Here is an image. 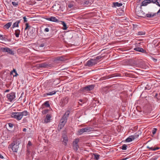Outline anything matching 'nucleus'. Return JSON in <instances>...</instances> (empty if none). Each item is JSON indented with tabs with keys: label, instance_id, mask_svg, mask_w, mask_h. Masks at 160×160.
<instances>
[{
	"label": "nucleus",
	"instance_id": "nucleus-30",
	"mask_svg": "<svg viewBox=\"0 0 160 160\" xmlns=\"http://www.w3.org/2000/svg\"><path fill=\"white\" fill-rule=\"evenodd\" d=\"M147 147L148 148L150 149V150L153 151H155L159 149V148L158 147L155 148H153V147H149V146H148Z\"/></svg>",
	"mask_w": 160,
	"mask_h": 160
},
{
	"label": "nucleus",
	"instance_id": "nucleus-1",
	"mask_svg": "<svg viewBox=\"0 0 160 160\" xmlns=\"http://www.w3.org/2000/svg\"><path fill=\"white\" fill-rule=\"evenodd\" d=\"M29 114V113L25 110L22 112H12L11 113V116L12 118L17 120H21L23 116H26Z\"/></svg>",
	"mask_w": 160,
	"mask_h": 160
},
{
	"label": "nucleus",
	"instance_id": "nucleus-52",
	"mask_svg": "<svg viewBox=\"0 0 160 160\" xmlns=\"http://www.w3.org/2000/svg\"><path fill=\"white\" fill-rule=\"evenodd\" d=\"M155 13L156 14V15L158 14H160V8L159 10L158 11V12Z\"/></svg>",
	"mask_w": 160,
	"mask_h": 160
},
{
	"label": "nucleus",
	"instance_id": "nucleus-15",
	"mask_svg": "<svg viewBox=\"0 0 160 160\" xmlns=\"http://www.w3.org/2000/svg\"><path fill=\"white\" fill-rule=\"evenodd\" d=\"M134 50L138 51L140 52H142V53H146V51L143 49L142 48H139V47H136L134 48Z\"/></svg>",
	"mask_w": 160,
	"mask_h": 160
},
{
	"label": "nucleus",
	"instance_id": "nucleus-25",
	"mask_svg": "<svg viewBox=\"0 0 160 160\" xmlns=\"http://www.w3.org/2000/svg\"><path fill=\"white\" fill-rule=\"evenodd\" d=\"M15 73V75H13V77H17L18 76V73L17 72V71H16V70L14 69H13V70L12 71L10 72V74L11 75H12L13 73Z\"/></svg>",
	"mask_w": 160,
	"mask_h": 160
},
{
	"label": "nucleus",
	"instance_id": "nucleus-39",
	"mask_svg": "<svg viewBox=\"0 0 160 160\" xmlns=\"http://www.w3.org/2000/svg\"><path fill=\"white\" fill-rule=\"evenodd\" d=\"M127 146L126 144H123L122 146V149L123 150H126L127 149Z\"/></svg>",
	"mask_w": 160,
	"mask_h": 160
},
{
	"label": "nucleus",
	"instance_id": "nucleus-16",
	"mask_svg": "<svg viewBox=\"0 0 160 160\" xmlns=\"http://www.w3.org/2000/svg\"><path fill=\"white\" fill-rule=\"evenodd\" d=\"M47 20L50 21H51L54 22H58V19H57L56 17H51L50 18H48Z\"/></svg>",
	"mask_w": 160,
	"mask_h": 160
},
{
	"label": "nucleus",
	"instance_id": "nucleus-23",
	"mask_svg": "<svg viewBox=\"0 0 160 160\" xmlns=\"http://www.w3.org/2000/svg\"><path fill=\"white\" fill-rule=\"evenodd\" d=\"M12 24V22H9L4 25V28L8 29L10 27Z\"/></svg>",
	"mask_w": 160,
	"mask_h": 160
},
{
	"label": "nucleus",
	"instance_id": "nucleus-47",
	"mask_svg": "<svg viewBox=\"0 0 160 160\" xmlns=\"http://www.w3.org/2000/svg\"><path fill=\"white\" fill-rule=\"evenodd\" d=\"M134 135L135 136V137L136 138H138L139 136L138 133L137 132Z\"/></svg>",
	"mask_w": 160,
	"mask_h": 160
},
{
	"label": "nucleus",
	"instance_id": "nucleus-46",
	"mask_svg": "<svg viewBox=\"0 0 160 160\" xmlns=\"http://www.w3.org/2000/svg\"><path fill=\"white\" fill-rule=\"evenodd\" d=\"M130 137L131 138L132 140H133L134 139L136 138L135 137V136L134 135H133L130 136Z\"/></svg>",
	"mask_w": 160,
	"mask_h": 160
},
{
	"label": "nucleus",
	"instance_id": "nucleus-41",
	"mask_svg": "<svg viewBox=\"0 0 160 160\" xmlns=\"http://www.w3.org/2000/svg\"><path fill=\"white\" fill-rule=\"evenodd\" d=\"M32 145V143L30 141H28V145H27V148H28L29 147Z\"/></svg>",
	"mask_w": 160,
	"mask_h": 160
},
{
	"label": "nucleus",
	"instance_id": "nucleus-4",
	"mask_svg": "<svg viewBox=\"0 0 160 160\" xmlns=\"http://www.w3.org/2000/svg\"><path fill=\"white\" fill-rule=\"evenodd\" d=\"M70 113V111H68L65 112L64 114L63 115L62 118L60 120V123L63 124L64 125L65 124V123L67 121V119Z\"/></svg>",
	"mask_w": 160,
	"mask_h": 160
},
{
	"label": "nucleus",
	"instance_id": "nucleus-40",
	"mask_svg": "<svg viewBox=\"0 0 160 160\" xmlns=\"http://www.w3.org/2000/svg\"><path fill=\"white\" fill-rule=\"evenodd\" d=\"M157 130V129L156 128H153L152 130V133L154 135L156 133Z\"/></svg>",
	"mask_w": 160,
	"mask_h": 160
},
{
	"label": "nucleus",
	"instance_id": "nucleus-44",
	"mask_svg": "<svg viewBox=\"0 0 160 160\" xmlns=\"http://www.w3.org/2000/svg\"><path fill=\"white\" fill-rule=\"evenodd\" d=\"M156 4L160 7V0H157Z\"/></svg>",
	"mask_w": 160,
	"mask_h": 160
},
{
	"label": "nucleus",
	"instance_id": "nucleus-8",
	"mask_svg": "<svg viewBox=\"0 0 160 160\" xmlns=\"http://www.w3.org/2000/svg\"><path fill=\"white\" fill-rule=\"evenodd\" d=\"M78 2L84 7H88L91 5L90 3L88 1L85 0H78Z\"/></svg>",
	"mask_w": 160,
	"mask_h": 160
},
{
	"label": "nucleus",
	"instance_id": "nucleus-53",
	"mask_svg": "<svg viewBox=\"0 0 160 160\" xmlns=\"http://www.w3.org/2000/svg\"><path fill=\"white\" fill-rule=\"evenodd\" d=\"M47 93H44V94H43V96L44 97H47V96H48V95H47Z\"/></svg>",
	"mask_w": 160,
	"mask_h": 160
},
{
	"label": "nucleus",
	"instance_id": "nucleus-17",
	"mask_svg": "<svg viewBox=\"0 0 160 160\" xmlns=\"http://www.w3.org/2000/svg\"><path fill=\"white\" fill-rule=\"evenodd\" d=\"M150 2H149V0H145L142 2L141 4V6H147L148 4H149Z\"/></svg>",
	"mask_w": 160,
	"mask_h": 160
},
{
	"label": "nucleus",
	"instance_id": "nucleus-11",
	"mask_svg": "<svg viewBox=\"0 0 160 160\" xmlns=\"http://www.w3.org/2000/svg\"><path fill=\"white\" fill-rule=\"evenodd\" d=\"M61 5L58 3L55 4V5L52 7L53 10L55 11H58L60 10L61 9Z\"/></svg>",
	"mask_w": 160,
	"mask_h": 160
},
{
	"label": "nucleus",
	"instance_id": "nucleus-24",
	"mask_svg": "<svg viewBox=\"0 0 160 160\" xmlns=\"http://www.w3.org/2000/svg\"><path fill=\"white\" fill-rule=\"evenodd\" d=\"M48 65L46 63H40L39 65V67L40 68H47L48 67Z\"/></svg>",
	"mask_w": 160,
	"mask_h": 160
},
{
	"label": "nucleus",
	"instance_id": "nucleus-12",
	"mask_svg": "<svg viewBox=\"0 0 160 160\" xmlns=\"http://www.w3.org/2000/svg\"><path fill=\"white\" fill-rule=\"evenodd\" d=\"M94 87V85H89L83 88V90L86 91H90L92 90Z\"/></svg>",
	"mask_w": 160,
	"mask_h": 160
},
{
	"label": "nucleus",
	"instance_id": "nucleus-20",
	"mask_svg": "<svg viewBox=\"0 0 160 160\" xmlns=\"http://www.w3.org/2000/svg\"><path fill=\"white\" fill-rule=\"evenodd\" d=\"M20 33V31L19 29H17L15 31L14 34L17 38L19 37V35Z\"/></svg>",
	"mask_w": 160,
	"mask_h": 160
},
{
	"label": "nucleus",
	"instance_id": "nucleus-9",
	"mask_svg": "<svg viewBox=\"0 0 160 160\" xmlns=\"http://www.w3.org/2000/svg\"><path fill=\"white\" fill-rule=\"evenodd\" d=\"M65 60L63 56L60 57H57L55 58L53 60L55 63H57L61 61H64Z\"/></svg>",
	"mask_w": 160,
	"mask_h": 160
},
{
	"label": "nucleus",
	"instance_id": "nucleus-31",
	"mask_svg": "<svg viewBox=\"0 0 160 160\" xmlns=\"http://www.w3.org/2000/svg\"><path fill=\"white\" fill-rule=\"evenodd\" d=\"M56 92V91H54L52 92H49L47 93V95H52L55 94Z\"/></svg>",
	"mask_w": 160,
	"mask_h": 160
},
{
	"label": "nucleus",
	"instance_id": "nucleus-49",
	"mask_svg": "<svg viewBox=\"0 0 160 160\" xmlns=\"http://www.w3.org/2000/svg\"><path fill=\"white\" fill-rule=\"evenodd\" d=\"M8 125L9 127L10 128H12L13 126V124L11 123H9Z\"/></svg>",
	"mask_w": 160,
	"mask_h": 160
},
{
	"label": "nucleus",
	"instance_id": "nucleus-33",
	"mask_svg": "<svg viewBox=\"0 0 160 160\" xmlns=\"http://www.w3.org/2000/svg\"><path fill=\"white\" fill-rule=\"evenodd\" d=\"M79 141V139L78 138H76L73 141V144H78V143Z\"/></svg>",
	"mask_w": 160,
	"mask_h": 160
},
{
	"label": "nucleus",
	"instance_id": "nucleus-55",
	"mask_svg": "<svg viewBox=\"0 0 160 160\" xmlns=\"http://www.w3.org/2000/svg\"><path fill=\"white\" fill-rule=\"evenodd\" d=\"M0 158L2 159L3 158V157L2 155L1 154H0Z\"/></svg>",
	"mask_w": 160,
	"mask_h": 160
},
{
	"label": "nucleus",
	"instance_id": "nucleus-37",
	"mask_svg": "<svg viewBox=\"0 0 160 160\" xmlns=\"http://www.w3.org/2000/svg\"><path fill=\"white\" fill-rule=\"evenodd\" d=\"M94 158L97 160H98L99 158V155L96 154H94Z\"/></svg>",
	"mask_w": 160,
	"mask_h": 160
},
{
	"label": "nucleus",
	"instance_id": "nucleus-56",
	"mask_svg": "<svg viewBox=\"0 0 160 160\" xmlns=\"http://www.w3.org/2000/svg\"><path fill=\"white\" fill-rule=\"evenodd\" d=\"M79 101H80L81 102H82L83 100L82 99H80L79 100Z\"/></svg>",
	"mask_w": 160,
	"mask_h": 160
},
{
	"label": "nucleus",
	"instance_id": "nucleus-29",
	"mask_svg": "<svg viewBox=\"0 0 160 160\" xmlns=\"http://www.w3.org/2000/svg\"><path fill=\"white\" fill-rule=\"evenodd\" d=\"M73 147L75 151H76L78 150V148H79V146L78 144H73Z\"/></svg>",
	"mask_w": 160,
	"mask_h": 160
},
{
	"label": "nucleus",
	"instance_id": "nucleus-51",
	"mask_svg": "<svg viewBox=\"0 0 160 160\" xmlns=\"http://www.w3.org/2000/svg\"><path fill=\"white\" fill-rule=\"evenodd\" d=\"M45 45L44 43H42L39 46L40 47H43Z\"/></svg>",
	"mask_w": 160,
	"mask_h": 160
},
{
	"label": "nucleus",
	"instance_id": "nucleus-14",
	"mask_svg": "<svg viewBox=\"0 0 160 160\" xmlns=\"http://www.w3.org/2000/svg\"><path fill=\"white\" fill-rule=\"evenodd\" d=\"M68 100L69 98L67 97L64 98L61 101L62 105L63 106L67 104L68 103Z\"/></svg>",
	"mask_w": 160,
	"mask_h": 160
},
{
	"label": "nucleus",
	"instance_id": "nucleus-45",
	"mask_svg": "<svg viewBox=\"0 0 160 160\" xmlns=\"http://www.w3.org/2000/svg\"><path fill=\"white\" fill-rule=\"evenodd\" d=\"M25 25L26 26L25 28V30H26L28 29V27H29L28 24V23H27L25 24Z\"/></svg>",
	"mask_w": 160,
	"mask_h": 160
},
{
	"label": "nucleus",
	"instance_id": "nucleus-32",
	"mask_svg": "<svg viewBox=\"0 0 160 160\" xmlns=\"http://www.w3.org/2000/svg\"><path fill=\"white\" fill-rule=\"evenodd\" d=\"M44 105L47 107H50V105L48 101H47L44 102Z\"/></svg>",
	"mask_w": 160,
	"mask_h": 160
},
{
	"label": "nucleus",
	"instance_id": "nucleus-2",
	"mask_svg": "<svg viewBox=\"0 0 160 160\" xmlns=\"http://www.w3.org/2000/svg\"><path fill=\"white\" fill-rule=\"evenodd\" d=\"M20 143L19 139L14 140L10 145L8 146V148H11L13 152H17L19 148V145Z\"/></svg>",
	"mask_w": 160,
	"mask_h": 160
},
{
	"label": "nucleus",
	"instance_id": "nucleus-27",
	"mask_svg": "<svg viewBox=\"0 0 160 160\" xmlns=\"http://www.w3.org/2000/svg\"><path fill=\"white\" fill-rule=\"evenodd\" d=\"M62 24L63 26V29L64 30H67L68 28V27L67 26V25L66 23L64 21H62Z\"/></svg>",
	"mask_w": 160,
	"mask_h": 160
},
{
	"label": "nucleus",
	"instance_id": "nucleus-38",
	"mask_svg": "<svg viewBox=\"0 0 160 160\" xmlns=\"http://www.w3.org/2000/svg\"><path fill=\"white\" fill-rule=\"evenodd\" d=\"M145 32L142 31H140L138 32V35H145Z\"/></svg>",
	"mask_w": 160,
	"mask_h": 160
},
{
	"label": "nucleus",
	"instance_id": "nucleus-28",
	"mask_svg": "<svg viewBox=\"0 0 160 160\" xmlns=\"http://www.w3.org/2000/svg\"><path fill=\"white\" fill-rule=\"evenodd\" d=\"M65 125H63V124H62L60 123L58 124V130H60Z\"/></svg>",
	"mask_w": 160,
	"mask_h": 160
},
{
	"label": "nucleus",
	"instance_id": "nucleus-26",
	"mask_svg": "<svg viewBox=\"0 0 160 160\" xmlns=\"http://www.w3.org/2000/svg\"><path fill=\"white\" fill-rule=\"evenodd\" d=\"M102 56H97L95 58V59H94L95 60H96V62L97 63L99 61V60L101 59L102 58Z\"/></svg>",
	"mask_w": 160,
	"mask_h": 160
},
{
	"label": "nucleus",
	"instance_id": "nucleus-19",
	"mask_svg": "<svg viewBox=\"0 0 160 160\" xmlns=\"http://www.w3.org/2000/svg\"><path fill=\"white\" fill-rule=\"evenodd\" d=\"M51 118V116L50 115L47 114L45 119V122L47 123L49 122L50 121Z\"/></svg>",
	"mask_w": 160,
	"mask_h": 160
},
{
	"label": "nucleus",
	"instance_id": "nucleus-42",
	"mask_svg": "<svg viewBox=\"0 0 160 160\" xmlns=\"http://www.w3.org/2000/svg\"><path fill=\"white\" fill-rule=\"evenodd\" d=\"M48 112V109L44 110L42 111V113L43 114H45L47 113Z\"/></svg>",
	"mask_w": 160,
	"mask_h": 160
},
{
	"label": "nucleus",
	"instance_id": "nucleus-43",
	"mask_svg": "<svg viewBox=\"0 0 160 160\" xmlns=\"http://www.w3.org/2000/svg\"><path fill=\"white\" fill-rule=\"evenodd\" d=\"M50 28H46L44 29V31L46 32H48L49 31Z\"/></svg>",
	"mask_w": 160,
	"mask_h": 160
},
{
	"label": "nucleus",
	"instance_id": "nucleus-54",
	"mask_svg": "<svg viewBox=\"0 0 160 160\" xmlns=\"http://www.w3.org/2000/svg\"><path fill=\"white\" fill-rule=\"evenodd\" d=\"M27 131V129L26 128H24L23 129V132H26Z\"/></svg>",
	"mask_w": 160,
	"mask_h": 160
},
{
	"label": "nucleus",
	"instance_id": "nucleus-57",
	"mask_svg": "<svg viewBox=\"0 0 160 160\" xmlns=\"http://www.w3.org/2000/svg\"><path fill=\"white\" fill-rule=\"evenodd\" d=\"M9 90H7L6 91V92H8L9 91Z\"/></svg>",
	"mask_w": 160,
	"mask_h": 160
},
{
	"label": "nucleus",
	"instance_id": "nucleus-7",
	"mask_svg": "<svg viewBox=\"0 0 160 160\" xmlns=\"http://www.w3.org/2000/svg\"><path fill=\"white\" fill-rule=\"evenodd\" d=\"M97 64V63L95 60L94 59H91L87 62L85 64V66L90 67L94 66Z\"/></svg>",
	"mask_w": 160,
	"mask_h": 160
},
{
	"label": "nucleus",
	"instance_id": "nucleus-22",
	"mask_svg": "<svg viewBox=\"0 0 160 160\" xmlns=\"http://www.w3.org/2000/svg\"><path fill=\"white\" fill-rule=\"evenodd\" d=\"M20 22V21H16V22H15L13 24L12 26V28H14L15 27H18V24Z\"/></svg>",
	"mask_w": 160,
	"mask_h": 160
},
{
	"label": "nucleus",
	"instance_id": "nucleus-10",
	"mask_svg": "<svg viewBox=\"0 0 160 160\" xmlns=\"http://www.w3.org/2000/svg\"><path fill=\"white\" fill-rule=\"evenodd\" d=\"M2 51L3 52H7L11 55H14V53L12 50L8 48H3L2 49Z\"/></svg>",
	"mask_w": 160,
	"mask_h": 160
},
{
	"label": "nucleus",
	"instance_id": "nucleus-5",
	"mask_svg": "<svg viewBox=\"0 0 160 160\" xmlns=\"http://www.w3.org/2000/svg\"><path fill=\"white\" fill-rule=\"evenodd\" d=\"M92 128L89 127L83 128L79 130L78 132L79 135H81L84 132H89L92 130Z\"/></svg>",
	"mask_w": 160,
	"mask_h": 160
},
{
	"label": "nucleus",
	"instance_id": "nucleus-58",
	"mask_svg": "<svg viewBox=\"0 0 160 160\" xmlns=\"http://www.w3.org/2000/svg\"><path fill=\"white\" fill-rule=\"evenodd\" d=\"M80 105H82V104H80Z\"/></svg>",
	"mask_w": 160,
	"mask_h": 160
},
{
	"label": "nucleus",
	"instance_id": "nucleus-21",
	"mask_svg": "<svg viewBox=\"0 0 160 160\" xmlns=\"http://www.w3.org/2000/svg\"><path fill=\"white\" fill-rule=\"evenodd\" d=\"M146 15L147 18H151L153 17L154 16L156 15V14L155 13H149L148 14H147Z\"/></svg>",
	"mask_w": 160,
	"mask_h": 160
},
{
	"label": "nucleus",
	"instance_id": "nucleus-36",
	"mask_svg": "<svg viewBox=\"0 0 160 160\" xmlns=\"http://www.w3.org/2000/svg\"><path fill=\"white\" fill-rule=\"evenodd\" d=\"M150 3H152L153 4H156L157 0H149Z\"/></svg>",
	"mask_w": 160,
	"mask_h": 160
},
{
	"label": "nucleus",
	"instance_id": "nucleus-3",
	"mask_svg": "<svg viewBox=\"0 0 160 160\" xmlns=\"http://www.w3.org/2000/svg\"><path fill=\"white\" fill-rule=\"evenodd\" d=\"M68 8L71 10L74 9L78 7L77 2L69 1L67 3Z\"/></svg>",
	"mask_w": 160,
	"mask_h": 160
},
{
	"label": "nucleus",
	"instance_id": "nucleus-35",
	"mask_svg": "<svg viewBox=\"0 0 160 160\" xmlns=\"http://www.w3.org/2000/svg\"><path fill=\"white\" fill-rule=\"evenodd\" d=\"M126 142H129L132 141V140L131 138L130 137V136L129 137H128V138H127L126 139Z\"/></svg>",
	"mask_w": 160,
	"mask_h": 160
},
{
	"label": "nucleus",
	"instance_id": "nucleus-50",
	"mask_svg": "<svg viewBox=\"0 0 160 160\" xmlns=\"http://www.w3.org/2000/svg\"><path fill=\"white\" fill-rule=\"evenodd\" d=\"M0 39L1 40H3L4 39L3 36L1 34H0Z\"/></svg>",
	"mask_w": 160,
	"mask_h": 160
},
{
	"label": "nucleus",
	"instance_id": "nucleus-48",
	"mask_svg": "<svg viewBox=\"0 0 160 160\" xmlns=\"http://www.w3.org/2000/svg\"><path fill=\"white\" fill-rule=\"evenodd\" d=\"M23 19H24V22H27V18H26L25 16L24 17H23Z\"/></svg>",
	"mask_w": 160,
	"mask_h": 160
},
{
	"label": "nucleus",
	"instance_id": "nucleus-18",
	"mask_svg": "<svg viewBox=\"0 0 160 160\" xmlns=\"http://www.w3.org/2000/svg\"><path fill=\"white\" fill-rule=\"evenodd\" d=\"M113 7H120L122 6V4L118 2H114L113 3Z\"/></svg>",
	"mask_w": 160,
	"mask_h": 160
},
{
	"label": "nucleus",
	"instance_id": "nucleus-13",
	"mask_svg": "<svg viewBox=\"0 0 160 160\" xmlns=\"http://www.w3.org/2000/svg\"><path fill=\"white\" fill-rule=\"evenodd\" d=\"M62 141L63 144L65 145H66L68 140L67 136L65 135H62Z\"/></svg>",
	"mask_w": 160,
	"mask_h": 160
},
{
	"label": "nucleus",
	"instance_id": "nucleus-6",
	"mask_svg": "<svg viewBox=\"0 0 160 160\" xmlns=\"http://www.w3.org/2000/svg\"><path fill=\"white\" fill-rule=\"evenodd\" d=\"M7 98L9 101L11 102L15 98V93L11 92L7 95Z\"/></svg>",
	"mask_w": 160,
	"mask_h": 160
},
{
	"label": "nucleus",
	"instance_id": "nucleus-34",
	"mask_svg": "<svg viewBox=\"0 0 160 160\" xmlns=\"http://www.w3.org/2000/svg\"><path fill=\"white\" fill-rule=\"evenodd\" d=\"M12 3L13 5L15 7H17L18 5V2H12Z\"/></svg>",
	"mask_w": 160,
	"mask_h": 160
},
{
	"label": "nucleus",
	"instance_id": "nucleus-59",
	"mask_svg": "<svg viewBox=\"0 0 160 160\" xmlns=\"http://www.w3.org/2000/svg\"><path fill=\"white\" fill-rule=\"evenodd\" d=\"M27 151L29 152V151H28V150H27Z\"/></svg>",
	"mask_w": 160,
	"mask_h": 160
}]
</instances>
